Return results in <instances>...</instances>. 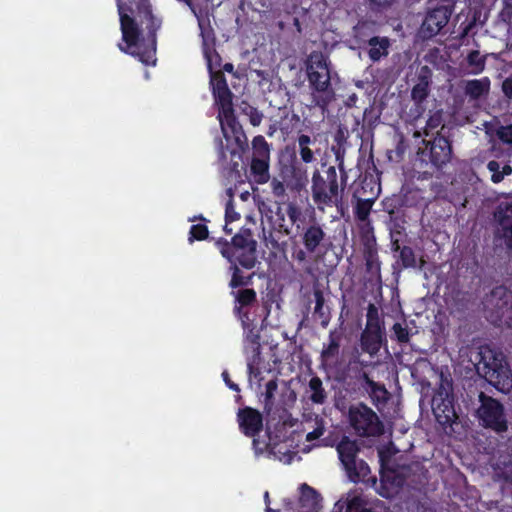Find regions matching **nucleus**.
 I'll list each match as a JSON object with an SVG mask.
<instances>
[{
    "mask_svg": "<svg viewBox=\"0 0 512 512\" xmlns=\"http://www.w3.org/2000/svg\"><path fill=\"white\" fill-rule=\"evenodd\" d=\"M497 222L495 239L502 240L508 250L512 249V201H501L495 211Z\"/></svg>",
    "mask_w": 512,
    "mask_h": 512,
    "instance_id": "ddd939ff",
    "label": "nucleus"
},
{
    "mask_svg": "<svg viewBox=\"0 0 512 512\" xmlns=\"http://www.w3.org/2000/svg\"><path fill=\"white\" fill-rule=\"evenodd\" d=\"M209 230L205 224H194L190 227L189 241H202L208 238Z\"/></svg>",
    "mask_w": 512,
    "mask_h": 512,
    "instance_id": "ea45409f",
    "label": "nucleus"
},
{
    "mask_svg": "<svg viewBox=\"0 0 512 512\" xmlns=\"http://www.w3.org/2000/svg\"><path fill=\"white\" fill-rule=\"evenodd\" d=\"M222 377H223V380L225 382V384L233 391L235 392H239L240 391V387L238 384L234 383L231 379H230V376H229V373L227 371H223L222 372Z\"/></svg>",
    "mask_w": 512,
    "mask_h": 512,
    "instance_id": "3c124183",
    "label": "nucleus"
},
{
    "mask_svg": "<svg viewBox=\"0 0 512 512\" xmlns=\"http://www.w3.org/2000/svg\"><path fill=\"white\" fill-rule=\"evenodd\" d=\"M313 296L315 300L314 314L321 320V325L326 327L331 318L330 308L325 306L324 293L319 287H314Z\"/></svg>",
    "mask_w": 512,
    "mask_h": 512,
    "instance_id": "cd10ccee",
    "label": "nucleus"
},
{
    "mask_svg": "<svg viewBox=\"0 0 512 512\" xmlns=\"http://www.w3.org/2000/svg\"><path fill=\"white\" fill-rule=\"evenodd\" d=\"M490 88V81L487 77L481 79H473L467 81L465 85V94L472 99H479L486 93Z\"/></svg>",
    "mask_w": 512,
    "mask_h": 512,
    "instance_id": "7c9ffc66",
    "label": "nucleus"
},
{
    "mask_svg": "<svg viewBox=\"0 0 512 512\" xmlns=\"http://www.w3.org/2000/svg\"><path fill=\"white\" fill-rule=\"evenodd\" d=\"M502 91L507 98L512 99V77H508L503 81Z\"/></svg>",
    "mask_w": 512,
    "mask_h": 512,
    "instance_id": "8fccbe9b",
    "label": "nucleus"
},
{
    "mask_svg": "<svg viewBox=\"0 0 512 512\" xmlns=\"http://www.w3.org/2000/svg\"><path fill=\"white\" fill-rule=\"evenodd\" d=\"M328 338L329 342L323 347L320 355L321 361L323 363L332 361L338 357L342 335L336 330H332L329 332Z\"/></svg>",
    "mask_w": 512,
    "mask_h": 512,
    "instance_id": "b1692460",
    "label": "nucleus"
},
{
    "mask_svg": "<svg viewBox=\"0 0 512 512\" xmlns=\"http://www.w3.org/2000/svg\"><path fill=\"white\" fill-rule=\"evenodd\" d=\"M372 5L378 6V7H388L392 5L394 0H370Z\"/></svg>",
    "mask_w": 512,
    "mask_h": 512,
    "instance_id": "5fc2aeb1",
    "label": "nucleus"
},
{
    "mask_svg": "<svg viewBox=\"0 0 512 512\" xmlns=\"http://www.w3.org/2000/svg\"><path fill=\"white\" fill-rule=\"evenodd\" d=\"M298 152L303 163L309 164L315 160L314 153L309 146L298 147Z\"/></svg>",
    "mask_w": 512,
    "mask_h": 512,
    "instance_id": "de8ad7c7",
    "label": "nucleus"
},
{
    "mask_svg": "<svg viewBox=\"0 0 512 512\" xmlns=\"http://www.w3.org/2000/svg\"><path fill=\"white\" fill-rule=\"evenodd\" d=\"M390 337L399 344H406L410 341L411 333L406 325L396 322L391 328Z\"/></svg>",
    "mask_w": 512,
    "mask_h": 512,
    "instance_id": "c9c22d12",
    "label": "nucleus"
},
{
    "mask_svg": "<svg viewBox=\"0 0 512 512\" xmlns=\"http://www.w3.org/2000/svg\"><path fill=\"white\" fill-rule=\"evenodd\" d=\"M364 381L369 389L370 397L374 404H386L389 399V393L384 384L375 382L368 374H363Z\"/></svg>",
    "mask_w": 512,
    "mask_h": 512,
    "instance_id": "393cba45",
    "label": "nucleus"
},
{
    "mask_svg": "<svg viewBox=\"0 0 512 512\" xmlns=\"http://www.w3.org/2000/svg\"><path fill=\"white\" fill-rule=\"evenodd\" d=\"M266 512H280V510H275L270 508L269 506L266 507Z\"/></svg>",
    "mask_w": 512,
    "mask_h": 512,
    "instance_id": "774afa93",
    "label": "nucleus"
},
{
    "mask_svg": "<svg viewBox=\"0 0 512 512\" xmlns=\"http://www.w3.org/2000/svg\"><path fill=\"white\" fill-rule=\"evenodd\" d=\"M270 159L252 158L250 171L254 181L258 184H265L269 181Z\"/></svg>",
    "mask_w": 512,
    "mask_h": 512,
    "instance_id": "bb28decb",
    "label": "nucleus"
},
{
    "mask_svg": "<svg viewBox=\"0 0 512 512\" xmlns=\"http://www.w3.org/2000/svg\"><path fill=\"white\" fill-rule=\"evenodd\" d=\"M253 438V441H252V445H253V448L255 450V453L256 454H261L263 453L265 447H266V444L265 443H261L259 441V439H257L256 437H252Z\"/></svg>",
    "mask_w": 512,
    "mask_h": 512,
    "instance_id": "864d4df0",
    "label": "nucleus"
},
{
    "mask_svg": "<svg viewBox=\"0 0 512 512\" xmlns=\"http://www.w3.org/2000/svg\"><path fill=\"white\" fill-rule=\"evenodd\" d=\"M278 384L277 380L272 379L269 380L265 385V393H264V408L267 412H269L274 403V395L277 391Z\"/></svg>",
    "mask_w": 512,
    "mask_h": 512,
    "instance_id": "58836bf2",
    "label": "nucleus"
},
{
    "mask_svg": "<svg viewBox=\"0 0 512 512\" xmlns=\"http://www.w3.org/2000/svg\"><path fill=\"white\" fill-rule=\"evenodd\" d=\"M224 232L226 234H232V229L228 227V224L225 222V226H224Z\"/></svg>",
    "mask_w": 512,
    "mask_h": 512,
    "instance_id": "69168bd1",
    "label": "nucleus"
},
{
    "mask_svg": "<svg viewBox=\"0 0 512 512\" xmlns=\"http://www.w3.org/2000/svg\"><path fill=\"white\" fill-rule=\"evenodd\" d=\"M483 306L489 321L501 322L512 308V294L505 286H496L485 296Z\"/></svg>",
    "mask_w": 512,
    "mask_h": 512,
    "instance_id": "9d476101",
    "label": "nucleus"
},
{
    "mask_svg": "<svg viewBox=\"0 0 512 512\" xmlns=\"http://www.w3.org/2000/svg\"><path fill=\"white\" fill-rule=\"evenodd\" d=\"M452 158L451 141L439 133L432 140H423L417 150V160L420 166L429 167L431 171L425 170L424 174H432L441 170Z\"/></svg>",
    "mask_w": 512,
    "mask_h": 512,
    "instance_id": "423d86ee",
    "label": "nucleus"
},
{
    "mask_svg": "<svg viewBox=\"0 0 512 512\" xmlns=\"http://www.w3.org/2000/svg\"><path fill=\"white\" fill-rule=\"evenodd\" d=\"M234 73V65L232 63H225L223 65V72Z\"/></svg>",
    "mask_w": 512,
    "mask_h": 512,
    "instance_id": "052dcab7",
    "label": "nucleus"
},
{
    "mask_svg": "<svg viewBox=\"0 0 512 512\" xmlns=\"http://www.w3.org/2000/svg\"><path fill=\"white\" fill-rule=\"evenodd\" d=\"M339 459L344 466L349 479L357 483L361 477L364 478L370 473L368 464L363 461H357L359 446L355 440L344 436L337 445Z\"/></svg>",
    "mask_w": 512,
    "mask_h": 512,
    "instance_id": "6e6552de",
    "label": "nucleus"
},
{
    "mask_svg": "<svg viewBox=\"0 0 512 512\" xmlns=\"http://www.w3.org/2000/svg\"><path fill=\"white\" fill-rule=\"evenodd\" d=\"M310 392L309 400L316 405H323L327 400V392L323 387V382L318 376H313L308 382Z\"/></svg>",
    "mask_w": 512,
    "mask_h": 512,
    "instance_id": "c756f323",
    "label": "nucleus"
},
{
    "mask_svg": "<svg viewBox=\"0 0 512 512\" xmlns=\"http://www.w3.org/2000/svg\"><path fill=\"white\" fill-rule=\"evenodd\" d=\"M300 497L299 504L300 507H308L311 510H316L319 506L320 502V494L311 486L306 483L301 484L300 486Z\"/></svg>",
    "mask_w": 512,
    "mask_h": 512,
    "instance_id": "c85d7f7f",
    "label": "nucleus"
},
{
    "mask_svg": "<svg viewBox=\"0 0 512 512\" xmlns=\"http://www.w3.org/2000/svg\"><path fill=\"white\" fill-rule=\"evenodd\" d=\"M363 257L365 260L366 272L380 277L381 262L378 256V247L374 236L367 237L363 241Z\"/></svg>",
    "mask_w": 512,
    "mask_h": 512,
    "instance_id": "412c9836",
    "label": "nucleus"
},
{
    "mask_svg": "<svg viewBox=\"0 0 512 512\" xmlns=\"http://www.w3.org/2000/svg\"><path fill=\"white\" fill-rule=\"evenodd\" d=\"M252 158L270 159L269 145L262 135H257L252 140Z\"/></svg>",
    "mask_w": 512,
    "mask_h": 512,
    "instance_id": "f704fd0d",
    "label": "nucleus"
},
{
    "mask_svg": "<svg viewBox=\"0 0 512 512\" xmlns=\"http://www.w3.org/2000/svg\"><path fill=\"white\" fill-rule=\"evenodd\" d=\"M226 150H229L228 147L225 149L222 143V140H219V149H218V157L220 161L226 160Z\"/></svg>",
    "mask_w": 512,
    "mask_h": 512,
    "instance_id": "6e6d98bb",
    "label": "nucleus"
},
{
    "mask_svg": "<svg viewBox=\"0 0 512 512\" xmlns=\"http://www.w3.org/2000/svg\"><path fill=\"white\" fill-rule=\"evenodd\" d=\"M390 39L386 36L373 37L368 40L367 54L372 62H378L381 58L389 54Z\"/></svg>",
    "mask_w": 512,
    "mask_h": 512,
    "instance_id": "5701e85b",
    "label": "nucleus"
},
{
    "mask_svg": "<svg viewBox=\"0 0 512 512\" xmlns=\"http://www.w3.org/2000/svg\"><path fill=\"white\" fill-rule=\"evenodd\" d=\"M399 262L404 269L415 268L417 262L414 250L409 246H403L399 253Z\"/></svg>",
    "mask_w": 512,
    "mask_h": 512,
    "instance_id": "e433bc0d",
    "label": "nucleus"
},
{
    "mask_svg": "<svg viewBox=\"0 0 512 512\" xmlns=\"http://www.w3.org/2000/svg\"><path fill=\"white\" fill-rule=\"evenodd\" d=\"M511 172H512V168L509 165H505L503 167L502 173H504V176L511 174Z\"/></svg>",
    "mask_w": 512,
    "mask_h": 512,
    "instance_id": "e2e57ef3",
    "label": "nucleus"
},
{
    "mask_svg": "<svg viewBox=\"0 0 512 512\" xmlns=\"http://www.w3.org/2000/svg\"><path fill=\"white\" fill-rule=\"evenodd\" d=\"M375 199L376 197L367 199L357 198L356 204L353 209L354 216L357 220L361 222H365L368 220Z\"/></svg>",
    "mask_w": 512,
    "mask_h": 512,
    "instance_id": "473e14b6",
    "label": "nucleus"
},
{
    "mask_svg": "<svg viewBox=\"0 0 512 512\" xmlns=\"http://www.w3.org/2000/svg\"><path fill=\"white\" fill-rule=\"evenodd\" d=\"M264 500H265V503H266V507H267V506H269V504H270V498H269V492H268V491H266V492L264 493Z\"/></svg>",
    "mask_w": 512,
    "mask_h": 512,
    "instance_id": "0e129e2a",
    "label": "nucleus"
},
{
    "mask_svg": "<svg viewBox=\"0 0 512 512\" xmlns=\"http://www.w3.org/2000/svg\"><path fill=\"white\" fill-rule=\"evenodd\" d=\"M116 4L123 41L117 45L119 50L146 66H155L162 20L153 14L148 0H116Z\"/></svg>",
    "mask_w": 512,
    "mask_h": 512,
    "instance_id": "f257e3e1",
    "label": "nucleus"
},
{
    "mask_svg": "<svg viewBox=\"0 0 512 512\" xmlns=\"http://www.w3.org/2000/svg\"><path fill=\"white\" fill-rule=\"evenodd\" d=\"M365 328L385 330L384 321L379 314L378 308L373 303H369L367 307Z\"/></svg>",
    "mask_w": 512,
    "mask_h": 512,
    "instance_id": "72a5a7b5",
    "label": "nucleus"
},
{
    "mask_svg": "<svg viewBox=\"0 0 512 512\" xmlns=\"http://www.w3.org/2000/svg\"><path fill=\"white\" fill-rule=\"evenodd\" d=\"M487 167H488L489 171H491L492 173H494V172H498V171H499V169H500V164H499L497 161L492 160V161H490V162L488 163Z\"/></svg>",
    "mask_w": 512,
    "mask_h": 512,
    "instance_id": "13d9d810",
    "label": "nucleus"
},
{
    "mask_svg": "<svg viewBox=\"0 0 512 512\" xmlns=\"http://www.w3.org/2000/svg\"><path fill=\"white\" fill-rule=\"evenodd\" d=\"M244 330H248L247 339L254 345L256 348L254 349V354L252 358L247 363L248 373L250 375H254L255 377L260 373L259 370V362H260V344H259V335L254 333L255 325L253 321L250 319L249 326H244L242 324Z\"/></svg>",
    "mask_w": 512,
    "mask_h": 512,
    "instance_id": "4be33fe9",
    "label": "nucleus"
},
{
    "mask_svg": "<svg viewBox=\"0 0 512 512\" xmlns=\"http://www.w3.org/2000/svg\"><path fill=\"white\" fill-rule=\"evenodd\" d=\"M241 110L244 115H246L249 119V122L252 126L257 127L261 124L263 119V114L254 106L243 102V106Z\"/></svg>",
    "mask_w": 512,
    "mask_h": 512,
    "instance_id": "4c0bfd02",
    "label": "nucleus"
},
{
    "mask_svg": "<svg viewBox=\"0 0 512 512\" xmlns=\"http://www.w3.org/2000/svg\"><path fill=\"white\" fill-rule=\"evenodd\" d=\"M287 189L294 193L306 191L309 183L308 171L301 163L294 161L290 167V173L285 177Z\"/></svg>",
    "mask_w": 512,
    "mask_h": 512,
    "instance_id": "aec40b11",
    "label": "nucleus"
},
{
    "mask_svg": "<svg viewBox=\"0 0 512 512\" xmlns=\"http://www.w3.org/2000/svg\"><path fill=\"white\" fill-rule=\"evenodd\" d=\"M325 432V428L323 425V420L321 419L320 422H317V426L314 428L313 431L307 433L306 435V441L312 442L318 438H320Z\"/></svg>",
    "mask_w": 512,
    "mask_h": 512,
    "instance_id": "09e8293b",
    "label": "nucleus"
},
{
    "mask_svg": "<svg viewBox=\"0 0 512 512\" xmlns=\"http://www.w3.org/2000/svg\"><path fill=\"white\" fill-rule=\"evenodd\" d=\"M340 174L334 165L322 162L319 168L312 173L311 196L317 209L324 211L326 207H340L343 205L344 190L347 185V173L343 162L339 163Z\"/></svg>",
    "mask_w": 512,
    "mask_h": 512,
    "instance_id": "7ed1b4c3",
    "label": "nucleus"
},
{
    "mask_svg": "<svg viewBox=\"0 0 512 512\" xmlns=\"http://www.w3.org/2000/svg\"><path fill=\"white\" fill-rule=\"evenodd\" d=\"M439 411H441L444 414L445 421H449L451 416L454 415V409L451 401H447L446 403L445 400H443L442 404H436V407L434 408V413L437 418L441 417Z\"/></svg>",
    "mask_w": 512,
    "mask_h": 512,
    "instance_id": "79ce46f5",
    "label": "nucleus"
},
{
    "mask_svg": "<svg viewBox=\"0 0 512 512\" xmlns=\"http://www.w3.org/2000/svg\"><path fill=\"white\" fill-rule=\"evenodd\" d=\"M240 219V214L236 212L233 198H230L225 205V222L232 223Z\"/></svg>",
    "mask_w": 512,
    "mask_h": 512,
    "instance_id": "37998d69",
    "label": "nucleus"
},
{
    "mask_svg": "<svg viewBox=\"0 0 512 512\" xmlns=\"http://www.w3.org/2000/svg\"><path fill=\"white\" fill-rule=\"evenodd\" d=\"M432 76L433 72L427 65L421 66L417 73L416 84L411 90V99L415 104V110L417 112L415 118L420 117L425 110L423 103L430 94Z\"/></svg>",
    "mask_w": 512,
    "mask_h": 512,
    "instance_id": "4468645a",
    "label": "nucleus"
},
{
    "mask_svg": "<svg viewBox=\"0 0 512 512\" xmlns=\"http://www.w3.org/2000/svg\"><path fill=\"white\" fill-rule=\"evenodd\" d=\"M375 23L370 21H359L353 28V34L356 42L362 47L366 48L368 40L375 37L374 34Z\"/></svg>",
    "mask_w": 512,
    "mask_h": 512,
    "instance_id": "a878e982",
    "label": "nucleus"
},
{
    "mask_svg": "<svg viewBox=\"0 0 512 512\" xmlns=\"http://www.w3.org/2000/svg\"><path fill=\"white\" fill-rule=\"evenodd\" d=\"M443 117L442 113L440 111L434 112L428 120L426 121V126L424 128V133L426 136L429 135V133L435 129H437L439 126L442 125Z\"/></svg>",
    "mask_w": 512,
    "mask_h": 512,
    "instance_id": "a19ab883",
    "label": "nucleus"
},
{
    "mask_svg": "<svg viewBox=\"0 0 512 512\" xmlns=\"http://www.w3.org/2000/svg\"><path fill=\"white\" fill-rule=\"evenodd\" d=\"M300 236L304 248L311 253L315 260L323 257L327 250L326 242L329 238L322 224L316 220L309 222L303 226Z\"/></svg>",
    "mask_w": 512,
    "mask_h": 512,
    "instance_id": "9b49d317",
    "label": "nucleus"
},
{
    "mask_svg": "<svg viewBox=\"0 0 512 512\" xmlns=\"http://www.w3.org/2000/svg\"><path fill=\"white\" fill-rule=\"evenodd\" d=\"M403 246L400 245V242L398 239H392L391 240V250L393 252H399Z\"/></svg>",
    "mask_w": 512,
    "mask_h": 512,
    "instance_id": "bf43d9fd",
    "label": "nucleus"
},
{
    "mask_svg": "<svg viewBox=\"0 0 512 512\" xmlns=\"http://www.w3.org/2000/svg\"><path fill=\"white\" fill-rule=\"evenodd\" d=\"M453 12V6L438 4L428 10L420 27V34L424 39L436 36L448 23Z\"/></svg>",
    "mask_w": 512,
    "mask_h": 512,
    "instance_id": "f8f14e48",
    "label": "nucleus"
},
{
    "mask_svg": "<svg viewBox=\"0 0 512 512\" xmlns=\"http://www.w3.org/2000/svg\"><path fill=\"white\" fill-rule=\"evenodd\" d=\"M239 430L247 437H256L263 430V416L255 408L246 406L237 412Z\"/></svg>",
    "mask_w": 512,
    "mask_h": 512,
    "instance_id": "f3484780",
    "label": "nucleus"
},
{
    "mask_svg": "<svg viewBox=\"0 0 512 512\" xmlns=\"http://www.w3.org/2000/svg\"><path fill=\"white\" fill-rule=\"evenodd\" d=\"M230 294L234 297V315L244 326H249L250 313L248 308L252 307L257 302L256 291L247 286L231 290Z\"/></svg>",
    "mask_w": 512,
    "mask_h": 512,
    "instance_id": "dca6fc26",
    "label": "nucleus"
},
{
    "mask_svg": "<svg viewBox=\"0 0 512 512\" xmlns=\"http://www.w3.org/2000/svg\"><path fill=\"white\" fill-rule=\"evenodd\" d=\"M503 178H504V173L498 171V172L492 173L491 181L493 183H499L503 180Z\"/></svg>",
    "mask_w": 512,
    "mask_h": 512,
    "instance_id": "4d7b16f0",
    "label": "nucleus"
},
{
    "mask_svg": "<svg viewBox=\"0 0 512 512\" xmlns=\"http://www.w3.org/2000/svg\"><path fill=\"white\" fill-rule=\"evenodd\" d=\"M349 419L351 426L361 437L380 436L384 433V425L378 415L365 404L350 408Z\"/></svg>",
    "mask_w": 512,
    "mask_h": 512,
    "instance_id": "1a4fd4ad",
    "label": "nucleus"
},
{
    "mask_svg": "<svg viewBox=\"0 0 512 512\" xmlns=\"http://www.w3.org/2000/svg\"><path fill=\"white\" fill-rule=\"evenodd\" d=\"M208 61V69L210 72V85L215 103L219 106L220 113L225 117L226 124L233 134L235 143L240 151H244L248 146L247 137L234 116L233 110V94L228 87L226 77L223 71L212 70V59L205 54Z\"/></svg>",
    "mask_w": 512,
    "mask_h": 512,
    "instance_id": "39448f33",
    "label": "nucleus"
},
{
    "mask_svg": "<svg viewBox=\"0 0 512 512\" xmlns=\"http://www.w3.org/2000/svg\"><path fill=\"white\" fill-rule=\"evenodd\" d=\"M230 154H231V160H233V158H235V157H237L238 159H241L240 152H237L236 150H230Z\"/></svg>",
    "mask_w": 512,
    "mask_h": 512,
    "instance_id": "680f3d73",
    "label": "nucleus"
},
{
    "mask_svg": "<svg viewBox=\"0 0 512 512\" xmlns=\"http://www.w3.org/2000/svg\"><path fill=\"white\" fill-rule=\"evenodd\" d=\"M286 215L291 225H297V228H299L298 222L302 221L303 218L302 209L295 201L288 202L285 211L281 206H278L275 212V218L272 221V228L282 236H288L291 233V228L286 223Z\"/></svg>",
    "mask_w": 512,
    "mask_h": 512,
    "instance_id": "2eb2a0df",
    "label": "nucleus"
},
{
    "mask_svg": "<svg viewBox=\"0 0 512 512\" xmlns=\"http://www.w3.org/2000/svg\"><path fill=\"white\" fill-rule=\"evenodd\" d=\"M270 237H271V243H272L273 247H276L278 245V241L274 239L272 233L270 234Z\"/></svg>",
    "mask_w": 512,
    "mask_h": 512,
    "instance_id": "338daca9",
    "label": "nucleus"
},
{
    "mask_svg": "<svg viewBox=\"0 0 512 512\" xmlns=\"http://www.w3.org/2000/svg\"><path fill=\"white\" fill-rule=\"evenodd\" d=\"M478 398L480 405L476 410V417L479 424L497 434L506 432L508 430V420L503 404L484 392H480Z\"/></svg>",
    "mask_w": 512,
    "mask_h": 512,
    "instance_id": "0eeeda50",
    "label": "nucleus"
},
{
    "mask_svg": "<svg viewBox=\"0 0 512 512\" xmlns=\"http://www.w3.org/2000/svg\"><path fill=\"white\" fill-rule=\"evenodd\" d=\"M270 186H271L272 193L275 197L284 198L286 196L287 186H286L285 179H284V182H282L276 178H273L270 183Z\"/></svg>",
    "mask_w": 512,
    "mask_h": 512,
    "instance_id": "c03bdc74",
    "label": "nucleus"
},
{
    "mask_svg": "<svg viewBox=\"0 0 512 512\" xmlns=\"http://www.w3.org/2000/svg\"><path fill=\"white\" fill-rule=\"evenodd\" d=\"M304 65L312 105L324 112L335 99V91L331 83V63L321 51H312Z\"/></svg>",
    "mask_w": 512,
    "mask_h": 512,
    "instance_id": "20e7f679",
    "label": "nucleus"
},
{
    "mask_svg": "<svg viewBox=\"0 0 512 512\" xmlns=\"http://www.w3.org/2000/svg\"><path fill=\"white\" fill-rule=\"evenodd\" d=\"M314 258L313 256H311V253L303 247L302 248H299V247H294L293 248V251H292V258L293 260H295L296 262H298L299 264H306L309 262V258Z\"/></svg>",
    "mask_w": 512,
    "mask_h": 512,
    "instance_id": "a18cd8bd",
    "label": "nucleus"
},
{
    "mask_svg": "<svg viewBox=\"0 0 512 512\" xmlns=\"http://www.w3.org/2000/svg\"><path fill=\"white\" fill-rule=\"evenodd\" d=\"M221 255L226 258L229 263V271L231 279L228 286L231 290L243 288L251 285L255 273L245 274L240 267L246 270L253 269L258 263L257 260V242L253 237L250 229L242 228L236 233L231 242L225 238H219L215 242Z\"/></svg>",
    "mask_w": 512,
    "mask_h": 512,
    "instance_id": "f03ea898",
    "label": "nucleus"
},
{
    "mask_svg": "<svg viewBox=\"0 0 512 512\" xmlns=\"http://www.w3.org/2000/svg\"><path fill=\"white\" fill-rule=\"evenodd\" d=\"M387 344V336L385 330H372L364 328L360 335V347L362 352L369 354L371 357L376 356L383 345Z\"/></svg>",
    "mask_w": 512,
    "mask_h": 512,
    "instance_id": "6ab92c4d",
    "label": "nucleus"
},
{
    "mask_svg": "<svg viewBox=\"0 0 512 512\" xmlns=\"http://www.w3.org/2000/svg\"><path fill=\"white\" fill-rule=\"evenodd\" d=\"M297 143H298V147H304V146L306 147V146H310L311 144H313L314 140L309 135L300 134L297 137Z\"/></svg>",
    "mask_w": 512,
    "mask_h": 512,
    "instance_id": "603ef678",
    "label": "nucleus"
},
{
    "mask_svg": "<svg viewBox=\"0 0 512 512\" xmlns=\"http://www.w3.org/2000/svg\"><path fill=\"white\" fill-rule=\"evenodd\" d=\"M485 376L498 388L509 387L512 383V374L509 366L503 359L493 358L492 362L484 364Z\"/></svg>",
    "mask_w": 512,
    "mask_h": 512,
    "instance_id": "a211bd4d",
    "label": "nucleus"
},
{
    "mask_svg": "<svg viewBox=\"0 0 512 512\" xmlns=\"http://www.w3.org/2000/svg\"><path fill=\"white\" fill-rule=\"evenodd\" d=\"M487 55H482L479 50H472L467 54L466 63L469 72L474 75L482 73L486 66Z\"/></svg>",
    "mask_w": 512,
    "mask_h": 512,
    "instance_id": "2f4dec72",
    "label": "nucleus"
},
{
    "mask_svg": "<svg viewBox=\"0 0 512 512\" xmlns=\"http://www.w3.org/2000/svg\"><path fill=\"white\" fill-rule=\"evenodd\" d=\"M498 138L506 144H512V124L503 126L497 131Z\"/></svg>",
    "mask_w": 512,
    "mask_h": 512,
    "instance_id": "49530a36",
    "label": "nucleus"
}]
</instances>
